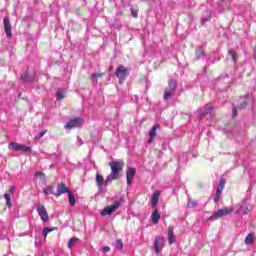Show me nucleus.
I'll return each mask as SVG.
<instances>
[{"instance_id":"34","label":"nucleus","mask_w":256,"mask_h":256,"mask_svg":"<svg viewBox=\"0 0 256 256\" xmlns=\"http://www.w3.org/2000/svg\"><path fill=\"white\" fill-rule=\"evenodd\" d=\"M247 105H248L247 98H245V100L242 103H240L239 109H245Z\"/></svg>"},{"instance_id":"2","label":"nucleus","mask_w":256,"mask_h":256,"mask_svg":"<svg viewBox=\"0 0 256 256\" xmlns=\"http://www.w3.org/2000/svg\"><path fill=\"white\" fill-rule=\"evenodd\" d=\"M176 91H177V82H175V80H170L168 87H166L164 90L163 99L165 101H169V99H171V97L175 95Z\"/></svg>"},{"instance_id":"4","label":"nucleus","mask_w":256,"mask_h":256,"mask_svg":"<svg viewBox=\"0 0 256 256\" xmlns=\"http://www.w3.org/2000/svg\"><path fill=\"white\" fill-rule=\"evenodd\" d=\"M121 207V202L116 201L112 205L106 206L101 212L102 217H107V215H113Z\"/></svg>"},{"instance_id":"25","label":"nucleus","mask_w":256,"mask_h":256,"mask_svg":"<svg viewBox=\"0 0 256 256\" xmlns=\"http://www.w3.org/2000/svg\"><path fill=\"white\" fill-rule=\"evenodd\" d=\"M23 81H25V83H31L33 81V76H29V74H24L21 76Z\"/></svg>"},{"instance_id":"31","label":"nucleus","mask_w":256,"mask_h":256,"mask_svg":"<svg viewBox=\"0 0 256 256\" xmlns=\"http://www.w3.org/2000/svg\"><path fill=\"white\" fill-rule=\"evenodd\" d=\"M56 97H57L58 101H61L62 99H64L65 96H63V91L57 90Z\"/></svg>"},{"instance_id":"6","label":"nucleus","mask_w":256,"mask_h":256,"mask_svg":"<svg viewBox=\"0 0 256 256\" xmlns=\"http://www.w3.org/2000/svg\"><path fill=\"white\" fill-rule=\"evenodd\" d=\"M9 149L12 151H22V153H31V147L17 142H10L8 145Z\"/></svg>"},{"instance_id":"45","label":"nucleus","mask_w":256,"mask_h":256,"mask_svg":"<svg viewBox=\"0 0 256 256\" xmlns=\"http://www.w3.org/2000/svg\"><path fill=\"white\" fill-rule=\"evenodd\" d=\"M178 161H181V158H179Z\"/></svg>"},{"instance_id":"36","label":"nucleus","mask_w":256,"mask_h":256,"mask_svg":"<svg viewBox=\"0 0 256 256\" xmlns=\"http://www.w3.org/2000/svg\"><path fill=\"white\" fill-rule=\"evenodd\" d=\"M131 15L132 17L137 18V15H138L137 10H134L133 8H131Z\"/></svg>"},{"instance_id":"27","label":"nucleus","mask_w":256,"mask_h":256,"mask_svg":"<svg viewBox=\"0 0 256 256\" xmlns=\"http://www.w3.org/2000/svg\"><path fill=\"white\" fill-rule=\"evenodd\" d=\"M115 247H116V249H118V251H122L123 250V240H121V239L116 240Z\"/></svg>"},{"instance_id":"37","label":"nucleus","mask_w":256,"mask_h":256,"mask_svg":"<svg viewBox=\"0 0 256 256\" xmlns=\"http://www.w3.org/2000/svg\"><path fill=\"white\" fill-rule=\"evenodd\" d=\"M102 251H104V253H109V251H111V248L109 246H104L102 248Z\"/></svg>"},{"instance_id":"26","label":"nucleus","mask_w":256,"mask_h":256,"mask_svg":"<svg viewBox=\"0 0 256 256\" xmlns=\"http://www.w3.org/2000/svg\"><path fill=\"white\" fill-rule=\"evenodd\" d=\"M4 199L6 200V206L11 207V194L5 193L4 194Z\"/></svg>"},{"instance_id":"23","label":"nucleus","mask_w":256,"mask_h":256,"mask_svg":"<svg viewBox=\"0 0 256 256\" xmlns=\"http://www.w3.org/2000/svg\"><path fill=\"white\" fill-rule=\"evenodd\" d=\"M159 195V191L154 192V194L152 195V207H155L157 203H159Z\"/></svg>"},{"instance_id":"20","label":"nucleus","mask_w":256,"mask_h":256,"mask_svg":"<svg viewBox=\"0 0 256 256\" xmlns=\"http://www.w3.org/2000/svg\"><path fill=\"white\" fill-rule=\"evenodd\" d=\"M205 53H203V48L202 47H197L195 51V61H199L201 57H204Z\"/></svg>"},{"instance_id":"33","label":"nucleus","mask_w":256,"mask_h":256,"mask_svg":"<svg viewBox=\"0 0 256 256\" xmlns=\"http://www.w3.org/2000/svg\"><path fill=\"white\" fill-rule=\"evenodd\" d=\"M243 211V204H236V213L239 214Z\"/></svg>"},{"instance_id":"1","label":"nucleus","mask_w":256,"mask_h":256,"mask_svg":"<svg viewBox=\"0 0 256 256\" xmlns=\"http://www.w3.org/2000/svg\"><path fill=\"white\" fill-rule=\"evenodd\" d=\"M109 167L111 169V173L106 177V185H109L111 181L119 179L121 172L123 171V167H125V162L111 161L109 162Z\"/></svg>"},{"instance_id":"40","label":"nucleus","mask_w":256,"mask_h":256,"mask_svg":"<svg viewBox=\"0 0 256 256\" xmlns=\"http://www.w3.org/2000/svg\"><path fill=\"white\" fill-rule=\"evenodd\" d=\"M211 19V15L208 16V18H202V23H207Z\"/></svg>"},{"instance_id":"16","label":"nucleus","mask_w":256,"mask_h":256,"mask_svg":"<svg viewBox=\"0 0 256 256\" xmlns=\"http://www.w3.org/2000/svg\"><path fill=\"white\" fill-rule=\"evenodd\" d=\"M212 111H213V106L206 105L205 110H203V109L198 110V119H203V117H205V115H211Z\"/></svg>"},{"instance_id":"43","label":"nucleus","mask_w":256,"mask_h":256,"mask_svg":"<svg viewBox=\"0 0 256 256\" xmlns=\"http://www.w3.org/2000/svg\"><path fill=\"white\" fill-rule=\"evenodd\" d=\"M250 211H251V209L246 208V209L244 210V215H247V213H249Z\"/></svg>"},{"instance_id":"5","label":"nucleus","mask_w":256,"mask_h":256,"mask_svg":"<svg viewBox=\"0 0 256 256\" xmlns=\"http://www.w3.org/2000/svg\"><path fill=\"white\" fill-rule=\"evenodd\" d=\"M115 75L119 79V83H123V81L129 77V69H126L125 66L120 65L116 69Z\"/></svg>"},{"instance_id":"9","label":"nucleus","mask_w":256,"mask_h":256,"mask_svg":"<svg viewBox=\"0 0 256 256\" xmlns=\"http://www.w3.org/2000/svg\"><path fill=\"white\" fill-rule=\"evenodd\" d=\"M153 247L155 249V254L159 255V253H161L165 247L163 237L157 236L153 242Z\"/></svg>"},{"instance_id":"22","label":"nucleus","mask_w":256,"mask_h":256,"mask_svg":"<svg viewBox=\"0 0 256 256\" xmlns=\"http://www.w3.org/2000/svg\"><path fill=\"white\" fill-rule=\"evenodd\" d=\"M77 243H79V238H77V237H72V238L68 241V249L72 250L73 247H75V245H77Z\"/></svg>"},{"instance_id":"41","label":"nucleus","mask_w":256,"mask_h":256,"mask_svg":"<svg viewBox=\"0 0 256 256\" xmlns=\"http://www.w3.org/2000/svg\"><path fill=\"white\" fill-rule=\"evenodd\" d=\"M77 141L79 143V146L83 145V140L81 139V137H77Z\"/></svg>"},{"instance_id":"8","label":"nucleus","mask_w":256,"mask_h":256,"mask_svg":"<svg viewBox=\"0 0 256 256\" xmlns=\"http://www.w3.org/2000/svg\"><path fill=\"white\" fill-rule=\"evenodd\" d=\"M36 211L44 223H47V221H49V214L47 213V209H45V205L38 204L36 207Z\"/></svg>"},{"instance_id":"35","label":"nucleus","mask_w":256,"mask_h":256,"mask_svg":"<svg viewBox=\"0 0 256 256\" xmlns=\"http://www.w3.org/2000/svg\"><path fill=\"white\" fill-rule=\"evenodd\" d=\"M45 133H47V130H44V131L40 132V133L36 136V139H43V136L45 135Z\"/></svg>"},{"instance_id":"24","label":"nucleus","mask_w":256,"mask_h":256,"mask_svg":"<svg viewBox=\"0 0 256 256\" xmlns=\"http://www.w3.org/2000/svg\"><path fill=\"white\" fill-rule=\"evenodd\" d=\"M45 195H55L56 192L53 191V186H47L44 189Z\"/></svg>"},{"instance_id":"42","label":"nucleus","mask_w":256,"mask_h":256,"mask_svg":"<svg viewBox=\"0 0 256 256\" xmlns=\"http://www.w3.org/2000/svg\"><path fill=\"white\" fill-rule=\"evenodd\" d=\"M44 175L43 172H36V177H43Z\"/></svg>"},{"instance_id":"3","label":"nucleus","mask_w":256,"mask_h":256,"mask_svg":"<svg viewBox=\"0 0 256 256\" xmlns=\"http://www.w3.org/2000/svg\"><path fill=\"white\" fill-rule=\"evenodd\" d=\"M233 208H222L218 211L214 212L210 217H208L207 221H216V219H221V217H226L230 213H233Z\"/></svg>"},{"instance_id":"17","label":"nucleus","mask_w":256,"mask_h":256,"mask_svg":"<svg viewBox=\"0 0 256 256\" xmlns=\"http://www.w3.org/2000/svg\"><path fill=\"white\" fill-rule=\"evenodd\" d=\"M160 220H161V214L159 213V210L156 209L152 212L151 221L153 225H157Z\"/></svg>"},{"instance_id":"38","label":"nucleus","mask_w":256,"mask_h":256,"mask_svg":"<svg viewBox=\"0 0 256 256\" xmlns=\"http://www.w3.org/2000/svg\"><path fill=\"white\" fill-rule=\"evenodd\" d=\"M232 117H237V108H233Z\"/></svg>"},{"instance_id":"29","label":"nucleus","mask_w":256,"mask_h":256,"mask_svg":"<svg viewBox=\"0 0 256 256\" xmlns=\"http://www.w3.org/2000/svg\"><path fill=\"white\" fill-rule=\"evenodd\" d=\"M187 205L190 209H193V208L197 207V205H199V203H197V201H195V200H189Z\"/></svg>"},{"instance_id":"10","label":"nucleus","mask_w":256,"mask_h":256,"mask_svg":"<svg viewBox=\"0 0 256 256\" xmlns=\"http://www.w3.org/2000/svg\"><path fill=\"white\" fill-rule=\"evenodd\" d=\"M3 25H4V31L6 33L7 38L11 39V37H13V33H12L11 21L9 20V17L7 16L4 17Z\"/></svg>"},{"instance_id":"19","label":"nucleus","mask_w":256,"mask_h":256,"mask_svg":"<svg viewBox=\"0 0 256 256\" xmlns=\"http://www.w3.org/2000/svg\"><path fill=\"white\" fill-rule=\"evenodd\" d=\"M168 243L169 245H173L175 243V234L173 233V227L168 228Z\"/></svg>"},{"instance_id":"14","label":"nucleus","mask_w":256,"mask_h":256,"mask_svg":"<svg viewBox=\"0 0 256 256\" xmlns=\"http://www.w3.org/2000/svg\"><path fill=\"white\" fill-rule=\"evenodd\" d=\"M135 173H137V169L133 167H129L126 172V181L127 185L133 184V179L135 178Z\"/></svg>"},{"instance_id":"12","label":"nucleus","mask_w":256,"mask_h":256,"mask_svg":"<svg viewBox=\"0 0 256 256\" xmlns=\"http://www.w3.org/2000/svg\"><path fill=\"white\" fill-rule=\"evenodd\" d=\"M157 129H161V125L159 123H156L149 131V139H148V145H151L153 141H155V137H157Z\"/></svg>"},{"instance_id":"21","label":"nucleus","mask_w":256,"mask_h":256,"mask_svg":"<svg viewBox=\"0 0 256 256\" xmlns=\"http://www.w3.org/2000/svg\"><path fill=\"white\" fill-rule=\"evenodd\" d=\"M68 203L71 207H75V203H76V200H75V194H73V192H68Z\"/></svg>"},{"instance_id":"18","label":"nucleus","mask_w":256,"mask_h":256,"mask_svg":"<svg viewBox=\"0 0 256 256\" xmlns=\"http://www.w3.org/2000/svg\"><path fill=\"white\" fill-rule=\"evenodd\" d=\"M104 76H105L104 73H94L90 76V79L93 85H97V83H99L98 79H101V77H104Z\"/></svg>"},{"instance_id":"28","label":"nucleus","mask_w":256,"mask_h":256,"mask_svg":"<svg viewBox=\"0 0 256 256\" xmlns=\"http://www.w3.org/2000/svg\"><path fill=\"white\" fill-rule=\"evenodd\" d=\"M253 241H254L253 235H252V234H248L247 237H246V239H245V243H246L247 245H251V244H253Z\"/></svg>"},{"instance_id":"44","label":"nucleus","mask_w":256,"mask_h":256,"mask_svg":"<svg viewBox=\"0 0 256 256\" xmlns=\"http://www.w3.org/2000/svg\"><path fill=\"white\" fill-rule=\"evenodd\" d=\"M182 157H187V154H182Z\"/></svg>"},{"instance_id":"13","label":"nucleus","mask_w":256,"mask_h":256,"mask_svg":"<svg viewBox=\"0 0 256 256\" xmlns=\"http://www.w3.org/2000/svg\"><path fill=\"white\" fill-rule=\"evenodd\" d=\"M96 185L98 187V191L103 192V187H107V180H105V178H103V176H101L99 174V172L96 173Z\"/></svg>"},{"instance_id":"15","label":"nucleus","mask_w":256,"mask_h":256,"mask_svg":"<svg viewBox=\"0 0 256 256\" xmlns=\"http://www.w3.org/2000/svg\"><path fill=\"white\" fill-rule=\"evenodd\" d=\"M69 188L67 187V185H65V183H60L58 186H57V191L55 192V196L56 197H61V195H63L64 193H69Z\"/></svg>"},{"instance_id":"32","label":"nucleus","mask_w":256,"mask_h":256,"mask_svg":"<svg viewBox=\"0 0 256 256\" xmlns=\"http://www.w3.org/2000/svg\"><path fill=\"white\" fill-rule=\"evenodd\" d=\"M51 231H53V229L47 228V227L44 228L43 231H42L43 236H44V237H47V235H49V233H51Z\"/></svg>"},{"instance_id":"30","label":"nucleus","mask_w":256,"mask_h":256,"mask_svg":"<svg viewBox=\"0 0 256 256\" xmlns=\"http://www.w3.org/2000/svg\"><path fill=\"white\" fill-rule=\"evenodd\" d=\"M228 55H230V57H232V60L234 63H237V56L235 55V52L233 50H229Z\"/></svg>"},{"instance_id":"11","label":"nucleus","mask_w":256,"mask_h":256,"mask_svg":"<svg viewBox=\"0 0 256 256\" xmlns=\"http://www.w3.org/2000/svg\"><path fill=\"white\" fill-rule=\"evenodd\" d=\"M223 189H225V180L223 178H220L219 186L216 190V196L214 197V203H219V199H221Z\"/></svg>"},{"instance_id":"39","label":"nucleus","mask_w":256,"mask_h":256,"mask_svg":"<svg viewBox=\"0 0 256 256\" xmlns=\"http://www.w3.org/2000/svg\"><path fill=\"white\" fill-rule=\"evenodd\" d=\"M9 193H11V195H13V193H15V187L14 186H10Z\"/></svg>"},{"instance_id":"7","label":"nucleus","mask_w":256,"mask_h":256,"mask_svg":"<svg viewBox=\"0 0 256 256\" xmlns=\"http://www.w3.org/2000/svg\"><path fill=\"white\" fill-rule=\"evenodd\" d=\"M81 125H83V119L75 118V119H72V120L68 121L65 124L64 128L66 129V131H71V129L81 127Z\"/></svg>"}]
</instances>
